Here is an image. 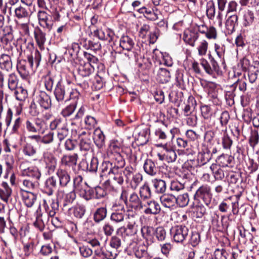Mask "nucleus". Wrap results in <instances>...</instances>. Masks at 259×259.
Returning a JSON list of instances; mask_svg holds the SVG:
<instances>
[{
  "instance_id": "49",
  "label": "nucleus",
  "mask_w": 259,
  "mask_h": 259,
  "mask_svg": "<svg viewBox=\"0 0 259 259\" xmlns=\"http://www.w3.org/2000/svg\"><path fill=\"white\" fill-rule=\"evenodd\" d=\"M176 204H178L180 207H185L187 206L189 201V196L187 193H184L180 195L176 199Z\"/></svg>"
},
{
  "instance_id": "8",
  "label": "nucleus",
  "mask_w": 259,
  "mask_h": 259,
  "mask_svg": "<svg viewBox=\"0 0 259 259\" xmlns=\"http://www.w3.org/2000/svg\"><path fill=\"white\" fill-rule=\"evenodd\" d=\"M116 206H113V212L110 216V220L114 223H122L125 220L130 219L128 215H127L123 206L120 205L119 209L116 208Z\"/></svg>"
},
{
  "instance_id": "6",
  "label": "nucleus",
  "mask_w": 259,
  "mask_h": 259,
  "mask_svg": "<svg viewBox=\"0 0 259 259\" xmlns=\"http://www.w3.org/2000/svg\"><path fill=\"white\" fill-rule=\"evenodd\" d=\"M44 124V120L39 118H29L25 122L26 130L30 133H39Z\"/></svg>"
},
{
  "instance_id": "11",
  "label": "nucleus",
  "mask_w": 259,
  "mask_h": 259,
  "mask_svg": "<svg viewBox=\"0 0 259 259\" xmlns=\"http://www.w3.org/2000/svg\"><path fill=\"white\" fill-rule=\"evenodd\" d=\"M124 181L123 176L122 175V169H117L113 168L109 176L108 182L112 185H121Z\"/></svg>"
},
{
  "instance_id": "22",
  "label": "nucleus",
  "mask_w": 259,
  "mask_h": 259,
  "mask_svg": "<svg viewBox=\"0 0 259 259\" xmlns=\"http://www.w3.org/2000/svg\"><path fill=\"white\" fill-rule=\"evenodd\" d=\"M129 205L135 210H141L144 206L138 194L135 192L132 193L130 196Z\"/></svg>"
},
{
  "instance_id": "58",
  "label": "nucleus",
  "mask_w": 259,
  "mask_h": 259,
  "mask_svg": "<svg viewBox=\"0 0 259 259\" xmlns=\"http://www.w3.org/2000/svg\"><path fill=\"white\" fill-rule=\"evenodd\" d=\"M68 135V130L66 126L63 125L58 130L57 137L59 140L61 142Z\"/></svg>"
},
{
  "instance_id": "61",
  "label": "nucleus",
  "mask_w": 259,
  "mask_h": 259,
  "mask_svg": "<svg viewBox=\"0 0 259 259\" xmlns=\"http://www.w3.org/2000/svg\"><path fill=\"white\" fill-rule=\"evenodd\" d=\"M23 151L25 155L32 156L36 153V149L30 144H26L24 147Z\"/></svg>"
},
{
  "instance_id": "7",
  "label": "nucleus",
  "mask_w": 259,
  "mask_h": 259,
  "mask_svg": "<svg viewBox=\"0 0 259 259\" xmlns=\"http://www.w3.org/2000/svg\"><path fill=\"white\" fill-rule=\"evenodd\" d=\"M33 100L45 109H48L51 106L50 97L45 92H37L34 94Z\"/></svg>"
},
{
  "instance_id": "4",
  "label": "nucleus",
  "mask_w": 259,
  "mask_h": 259,
  "mask_svg": "<svg viewBox=\"0 0 259 259\" xmlns=\"http://www.w3.org/2000/svg\"><path fill=\"white\" fill-rule=\"evenodd\" d=\"M157 147H163L161 153L157 154L158 159L161 161H165L168 163L175 161L177 158L175 151L171 148L167 147L166 144H158Z\"/></svg>"
},
{
  "instance_id": "36",
  "label": "nucleus",
  "mask_w": 259,
  "mask_h": 259,
  "mask_svg": "<svg viewBox=\"0 0 259 259\" xmlns=\"http://www.w3.org/2000/svg\"><path fill=\"white\" fill-rule=\"evenodd\" d=\"M94 140L98 146H101L105 140V136L100 128H96L94 133Z\"/></svg>"
},
{
  "instance_id": "26",
  "label": "nucleus",
  "mask_w": 259,
  "mask_h": 259,
  "mask_svg": "<svg viewBox=\"0 0 259 259\" xmlns=\"http://www.w3.org/2000/svg\"><path fill=\"white\" fill-rule=\"evenodd\" d=\"M170 78L169 71L165 68H160L159 69L156 79L160 83H165L168 82Z\"/></svg>"
},
{
  "instance_id": "19",
  "label": "nucleus",
  "mask_w": 259,
  "mask_h": 259,
  "mask_svg": "<svg viewBox=\"0 0 259 259\" xmlns=\"http://www.w3.org/2000/svg\"><path fill=\"white\" fill-rule=\"evenodd\" d=\"M23 191L21 192L22 200L27 207H31L36 201V195L30 191Z\"/></svg>"
},
{
  "instance_id": "56",
  "label": "nucleus",
  "mask_w": 259,
  "mask_h": 259,
  "mask_svg": "<svg viewBox=\"0 0 259 259\" xmlns=\"http://www.w3.org/2000/svg\"><path fill=\"white\" fill-rule=\"evenodd\" d=\"M84 57L88 60V63L85 64H89L92 68H94L95 66L97 64L98 59L95 56L91 55L87 52H84Z\"/></svg>"
},
{
  "instance_id": "15",
  "label": "nucleus",
  "mask_w": 259,
  "mask_h": 259,
  "mask_svg": "<svg viewBox=\"0 0 259 259\" xmlns=\"http://www.w3.org/2000/svg\"><path fill=\"white\" fill-rule=\"evenodd\" d=\"M160 123L161 126L156 127L154 134L158 140L164 142L169 136L167 125L162 121H160Z\"/></svg>"
},
{
  "instance_id": "42",
  "label": "nucleus",
  "mask_w": 259,
  "mask_h": 259,
  "mask_svg": "<svg viewBox=\"0 0 259 259\" xmlns=\"http://www.w3.org/2000/svg\"><path fill=\"white\" fill-rule=\"evenodd\" d=\"M91 140L88 136L80 139L79 147L81 151H87L91 148Z\"/></svg>"
},
{
  "instance_id": "47",
  "label": "nucleus",
  "mask_w": 259,
  "mask_h": 259,
  "mask_svg": "<svg viewBox=\"0 0 259 259\" xmlns=\"http://www.w3.org/2000/svg\"><path fill=\"white\" fill-rule=\"evenodd\" d=\"M15 14L18 19L26 18L29 17L28 10L22 6H19L15 9Z\"/></svg>"
},
{
  "instance_id": "29",
  "label": "nucleus",
  "mask_w": 259,
  "mask_h": 259,
  "mask_svg": "<svg viewBox=\"0 0 259 259\" xmlns=\"http://www.w3.org/2000/svg\"><path fill=\"white\" fill-rule=\"evenodd\" d=\"M132 38L127 35L122 36L120 39V46L124 50L131 51L134 46Z\"/></svg>"
},
{
  "instance_id": "1",
  "label": "nucleus",
  "mask_w": 259,
  "mask_h": 259,
  "mask_svg": "<svg viewBox=\"0 0 259 259\" xmlns=\"http://www.w3.org/2000/svg\"><path fill=\"white\" fill-rule=\"evenodd\" d=\"M41 55L37 50L33 55L28 56L27 61L20 60L17 64V70L23 78H26L31 72H33L39 64Z\"/></svg>"
},
{
  "instance_id": "62",
  "label": "nucleus",
  "mask_w": 259,
  "mask_h": 259,
  "mask_svg": "<svg viewBox=\"0 0 259 259\" xmlns=\"http://www.w3.org/2000/svg\"><path fill=\"white\" fill-rule=\"evenodd\" d=\"M84 122L87 128L92 129L94 128L97 124L95 118L91 116H87L84 119Z\"/></svg>"
},
{
  "instance_id": "38",
  "label": "nucleus",
  "mask_w": 259,
  "mask_h": 259,
  "mask_svg": "<svg viewBox=\"0 0 259 259\" xmlns=\"http://www.w3.org/2000/svg\"><path fill=\"white\" fill-rule=\"evenodd\" d=\"M125 229V231L124 232V236H128V234L134 235L137 232V225H136L135 221L131 220L128 222L126 227L123 226Z\"/></svg>"
},
{
  "instance_id": "46",
  "label": "nucleus",
  "mask_w": 259,
  "mask_h": 259,
  "mask_svg": "<svg viewBox=\"0 0 259 259\" xmlns=\"http://www.w3.org/2000/svg\"><path fill=\"white\" fill-rule=\"evenodd\" d=\"M87 185L86 182L83 181L82 177L81 176H77L73 179V187L77 192L81 188Z\"/></svg>"
},
{
  "instance_id": "14",
  "label": "nucleus",
  "mask_w": 259,
  "mask_h": 259,
  "mask_svg": "<svg viewBox=\"0 0 259 259\" xmlns=\"http://www.w3.org/2000/svg\"><path fill=\"white\" fill-rule=\"evenodd\" d=\"M94 34L100 39L107 40L109 42L112 41L114 33L113 31L108 28L104 29H97L94 31Z\"/></svg>"
},
{
  "instance_id": "34",
  "label": "nucleus",
  "mask_w": 259,
  "mask_h": 259,
  "mask_svg": "<svg viewBox=\"0 0 259 259\" xmlns=\"http://www.w3.org/2000/svg\"><path fill=\"white\" fill-rule=\"evenodd\" d=\"M222 166L216 163L211 165L210 168L215 180H221L225 177V173Z\"/></svg>"
},
{
  "instance_id": "40",
  "label": "nucleus",
  "mask_w": 259,
  "mask_h": 259,
  "mask_svg": "<svg viewBox=\"0 0 259 259\" xmlns=\"http://www.w3.org/2000/svg\"><path fill=\"white\" fill-rule=\"evenodd\" d=\"M57 186V181L54 177L48 178L46 182V186L48 189L47 192L49 195H52L54 192V189Z\"/></svg>"
},
{
  "instance_id": "30",
  "label": "nucleus",
  "mask_w": 259,
  "mask_h": 259,
  "mask_svg": "<svg viewBox=\"0 0 259 259\" xmlns=\"http://www.w3.org/2000/svg\"><path fill=\"white\" fill-rule=\"evenodd\" d=\"M147 205L148 207L144 211L146 214H157L160 212V206L157 202L150 201L147 202Z\"/></svg>"
},
{
  "instance_id": "59",
  "label": "nucleus",
  "mask_w": 259,
  "mask_h": 259,
  "mask_svg": "<svg viewBox=\"0 0 259 259\" xmlns=\"http://www.w3.org/2000/svg\"><path fill=\"white\" fill-rule=\"evenodd\" d=\"M111 259L110 257L107 254V251L104 252L102 249H98L95 250L94 259Z\"/></svg>"
},
{
  "instance_id": "63",
  "label": "nucleus",
  "mask_w": 259,
  "mask_h": 259,
  "mask_svg": "<svg viewBox=\"0 0 259 259\" xmlns=\"http://www.w3.org/2000/svg\"><path fill=\"white\" fill-rule=\"evenodd\" d=\"M200 65L203 68L205 72L209 75H212V71L211 69V66L208 61L202 58L200 60Z\"/></svg>"
},
{
  "instance_id": "20",
  "label": "nucleus",
  "mask_w": 259,
  "mask_h": 259,
  "mask_svg": "<svg viewBox=\"0 0 259 259\" xmlns=\"http://www.w3.org/2000/svg\"><path fill=\"white\" fill-rule=\"evenodd\" d=\"M176 197L174 195L169 194H163L160 198L163 206L169 208H172L175 206L176 204Z\"/></svg>"
},
{
  "instance_id": "48",
  "label": "nucleus",
  "mask_w": 259,
  "mask_h": 259,
  "mask_svg": "<svg viewBox=\"0 0 259 259\" xmlns=\"http://www.w3.org/2000/svg\"><path fill=\"white\" fill-rule=\"evenodd\" d=\"M259 142V134L256 130H252L249 139V143L252 148H254Z\"/></svg>"
},
{
  "instance_id": "2",
  "label": "nucleus",
  "mask_w": 259,
  "mask_h": 259,
  "mask_svg": "<svg viewBox=\"0 0 259 259\" xmlns=\"http://www.w3.org/2000/svg\"><path fill=\"white\" fill-rule=\"evenodd\" d=\"M125 231L124 227H120L116 230V235L111 238L109 242L110 248L107 250V254L111 259H115L121 251L126 241L125 236L124 235Z\"/></svg>"
},
{
  "instance_id": "39",
  "label": "nucleus",
  "mask_w": 259,
  "mask_h": 259,
  "mask_svg": "<svg viewBox=\"0 0 259 259\" xmlns=\"http://www.w3.org/2000/svg\"><path fill=\"white\" fill-rule=\"evenodd\" d=\"M13 91H14L16 99L19 101H24L27 97V91L21 86L17 87Z\"/></svg>"
},
{
  "instance_id": "44",
  "label": "nucleus",
  "mask_w": 259,
  "mask_h": 259,
  "mask_svg": "<svg viewBox=\"0 0 259 259\" xmlns=\"http://www.w3.org/2000/svg\"><path fill=\"white\" fill-rule=\"evenodd\" d=\"M77 106V102L73 103L65 107L61 111V114L63 116L66 117L70 116L75 111Z\"/></svg>"
},
{
  "instance_id": "45",
  "label": "nucleus",
  "mask_w": 259,
  "mask_h": 259,
  "mask_svg": "<svg viewBox=\"0 0 259 259\" xmlns=\"http://www.w3.org/2000/svg\"><path fill=\"white\" fill-rule=\"evenodd\" d=\"M102 176H106L108 175L110 176V172L113 170V166L112 163L109 161H104L100 167Z\"/></svg>"
},
{
  "instance_id": "35",
  "label": "nucleus",
  "mask_w": 259,
  "mask_h": 259,
  "mask_svg": "<svg viewBox=\"0 0 259 259\" xmlns=\"http://www.w3.org/2000/svg\"><path fill=\"white\" fill-rule=\"evenodd\" d=\"M7 80L8 86L10 90L13 91L18 87L19 78L15 73L9 74Z\"/></svg>"
},
{
  "instance_id": "50",
  "label": "nucleus",
  "mask_w": 259,
  "mask_h": 259,
  "mask_svg": "<svg viewBox=\"0 0 259 259\" xmlns=\"http://www.w3.org/2000/svg\"><path fill=\"white\" fill-rule=\"evenodd\" d=\"M140 195L141 198L147 199L151 196V191L147 184H144L140 189Z\"/></svg>"
},
{
  "instance_id": "5",
  "label": "nucleus",
  "mask_w": 259,
  "mask_h": 259,
  "mask_svg": "<svg viewBox=\"0 0 259 259\" xmlns=\"http://www.w3.org/2000/svg\"><path fill=\"white\" fill-rule=\"evenodd\" d=\"M189 230L185 226H177L171 230L174 241L178 243L183 242L187 238Z\"/></svg>"
},
{
  "instance_id": "18",
  "label": "nucleus",
  "mask_w": 259,
  "mask_h": 259,
  "mask_svg": "<svg viewBox=\"0 0 259 259\" xmlns=\"http://www.w3.org/2000/svg\"><path fill=\"white\" fill-rule=\"evenodd\" d=\"M78 159V155L74 153L72 155H64L60 160V164L65 166H73L76 165Z\"/></svg>"
},
{
  "instance_id": "27",
  "label": "nucleus",
  "mask_w": 259,
  "mask_h": 259,
  "mask_svg": "<svg viewBox=\"0 0 259 259\" xmlns=\"http://www.w3.org/2000/svg\"><path fill=\"white\" fill-rule=\"evenodd\" d=\"M12 193L11 189L6 182L2 183L0 187V197L6 202H8Z\"/></svg>"
},
{
  "instance_id": "21",
  "label": "nucleus",
  "mask_w": 259,
  "mask_h": 259,
  "mask_svg": "<svg viewBox=\"0 0 259 259\" xmlns=\"http://www.w3.org/2000/svg\"><path fill=\"white\" fill-rule=\"evenodd\" d=\"M35 40L40 50L44 49V45L46 41V33L38 27L35 29L34 31Z\"/></svg>"
},
{
  "instance_id": "13",
  "label": "nucleus",
  "mask_w": 259,
  "mask_h": 259,
  "mask_svg": "<svg viewBox=\"0 0 259 259\" xmlns=\"http://www.w3.org/2000/svg\"><path fill=\"white\" fill-rule=\"evenodd\" d=\"M37 16L39 25L44 28L50 30L52 24L49 19V15L46 11H39Z\"/></svg>"
},
{
  "instance_id": "25",
  "label": "nucleus",
  "mask_w": 259,
  "mask_h": 259,
  "mask_svg": "<svg viewBox=\"0 0 259 259\" xmlns=\"http://www.w3.org/2000/svg\"><path fill=\"white\" fill-rule=\"evenodd\" d=\"M0 67L7 71L12 68V62L10 55L3 54L0 57Z\"/></svg>"
},
{
  "instance_id": "53",
  "label": "nucleus",
  "mask_w": 259,
  "mask_h": 259,
  "mask_svg": "<svg viewBox=\"0 0 259 259\" xmlns=\"http://www.w3.org/2000/svg\"><path fill=\"white\" fill-rule=\"evenodd\" d=\"M208 44L205 40H202L200 42L197 47L198 55L200 56H205L206 54L208 49Z\"/></svg>"
},
{
  "instance_id": "3",
  "label": "nucleus",
  "mask_w": 259,
  "mask_h": 259,
  "mask_svg": "<svg viewBox=\"0 0 259 259\" xmlns=\"http://www.w3.org/2000/svg\"><path fill=\"white\" fill-rule=\"evenodd\" d=\"M70 83H65L62 81L57 82L55 86L54 94L58 102H62L67 98L70 91Z\"/></svg>"
},
{
  "instance_id": "54",
  "label": "nucleus",
  "mask_w": 259,
  "mask_h": 259,
  "mask_svg": "<svg viewBox=\"0 0 259 259\" xmlns=\"http://www.w3.org/2000/svg\"><path fill=\"white\" fill-rule=\"evenodd\" d=\"M254 16L253 13L247 10L244 15V25L245 26L251 25L254 21Z\"/></svg>"
},
{
  "instance_id": "33",
  "label": "nucleus",
  "mask_w": 259,
  "mask_h": 259,
  "mask_svg": "<svg viewBox=\"0 0 259 259\" xmlns=\"http://www.w3.org/2000/svg\"><path fill=\"white\" fill-rule=\"evenodd\" d=\"M152 183L156 193H163L165 191L166 185L164 181L161 179H154L152 181Z\"/></svg>"
},
{
  "instance_id": "23",
  "label": "nucleus",
  "mask_w": 259,
  "mask_h": 259,
  "mask_svg": "<svg viewBox=\"0 0 259 259\" xmlns=\"http://www.w3.org/2000/svg\"><path fill=\"white\" fill-rule=\"evenodd\" d=\"M23 175L32 178L36 182L39 180L41 177L40 171L36 167H30L24 169Z\"/></svg>"
},
{
  "instance_id": "43",
  "label": "nucleus",
  "mask_w": 259,
  "mask_h": 259,
  "mask_svg": "<svg viewBox=\"0 0 259 259\" xmlns=\"http://www.w3.org/2000/svg\"><path fill=\"white\" fill-rule=\"evenodd\" d=\"M238 16L236 15H232L228 17L226 21V25L228 29L233 30L236 24H237Z\"/></svg>"
},
{
  "instance_id": "41",
  "label": "nucleus",
  "mask_w": 259,
  "mask_h": 259,
  "mask_svg": "<svg viewBox=\"0 0 259 259\" xmlns=\"http://www.w3.org/2000/svg\"><path fill=\"white\" fill-rule=\"evenodd\" d=\"M76 198V194L74 191H72L62 197L63 199V207L67 206L68 204H71Z\"/></svg>"
},
{
  "instance_id": "57",
  "label": "nucleus",
  "mask_w": 259,
  "mask_h": 259,
  "mask_svg": "<svg viewBox=\"0 0 259 259\" xmlns=\"http://www.w3.org/2000/svg\"><path fill=\"white\" fill-rule=\"evenodd\" d=\"M85 211L84 207L82 206L77 205L73 208V213L75 217L81 219L84 215Z\"/></svg>"
},
{
  "instance_id": "28",
  "label": "nucleus",
  "mask_w": 259,
  "mask_h": 259,
  "mask_svg": "<svg viewBox=\"0 0 259 259\" xmlns=\"http://www.w3.org/2000/svg\"><path fill=\"white\" fill-rule=\"evenodd\" d=\"M143 167L147 174L152 176H155L158 171V168L155 166L154 162L151 159L145 160Z\"/></svg>"
},
{
  "instance_id": "17",
  "label": "nucleus",
  "mask_w": 259,
  "mask_h": 259,
  "mask_svg": "<svg viewBox=\"0 0 259 259\" xmlns=\"http://www.w3.org/2000/svg\"><path fill=\"white\" fill-rule=\"evenodd\" d=\"M217 162L222 167L232 168L234 165V158L231 155L223 154L218 157Z\"/></svg>"
},
{
  "instance_id": "32",
  "label": "nucleus",
  "mask_w": 259,
  "mask_h": 259,
  "mask_svg": "<svg viewBox=\"0 0 259 259\" xmlns=\"http://www.w3.org/2000/svg\"><path fill=\"white\" fill-rule=\"evenodd\" d=\"M217 1L218 12L216 18L218 21L219 26H221L223 17V12L225 10L228 2L227 0H217Z\"/></svg>"
},
{
  "instance_id": "37",
  "label": "nucleus",
  "mask_w": 259,
  "mask_h": 259,
  "mask_svg": "<svg viewBox=\"0 0 259 259\" xmlns=\"http://www.w3.org/2000/svg\"><path fill=\"white\" fill-rule=\"evenodd\" d=\"M38 185L37 182L31 181L29 180H24L23 181L22 186L20 188L21 192L25 190L27 191H30L34 189Z\"/></svg>"
},
{
  "instance_id": "16",
  "label": "nucleus",
  "mask_w": 259,
  "mask_h": 259,
  "mask_svg": "<svg viewBox=\"0 0 259 259\" xmlns=\"http://www.w3.org/2000/svg\"><path fill=\"white\" fill-rule=\"evenodd\" d=\"M56 175L59 179V185L61 187H66L70 181V176L68 172L61 168H59L56 171Z\"/></svg>"
},
{
  "instance_id": "24",
  "label": "nucleus",
  "mask_w": 259,
  "mask_h": 259,
  "mask_svg": "<svg viewBox=\"0 0 259 259\" xmlns=\"http://www.w3.org/2000/svg\"><path fill=\"white\" fill-rule=\"evenodd\" d=\"M77 192L78 193L79 196L85 200L88 201L94 198V191L88 185H86L85 187L81 188V189Z\"/></svg>"
},
{
  "instance_id": "52",
  "label": "nucleus",
  "mask_w": 259,
  "mask_h": 259,
  "mask_svg": "<svg viewBox=\"0 0 259 259\" xmlns=\"http://www.w3.org/2000/svg\"><path fill=\"white\" fill-rule=\"evenodd\" d=\"M115 163L113 168L122 169L125 165V161L123 157L118 153L114 155Z\"/></svg>"
},
{
  "instance_id": "31",
  "label": "nucleus",
  "mask_w": 259,
  "mask_h": 259,
  "mask_svg": "<svg viewBox=\"0 0 259 259\" xmlns=\"http://www.w3.org/2000/svg\"><path fill=\"white\" fill-rule=\"evenodd\" d=\"M107 212L106 207H101L97 208L93 214L94 221L98 223L103 221L106 218Z\"/></svg>"
},
{
  "instance_id": "64",
  "label": "nucleus",
  "mask_w": 259,
  "mask_h": 259,
  "mask_svg": "<svg viewBox=\"0 0 259 259\" xmlns=\"http://www.w3.org/2000/svg\"><path fill=\"white\" fill-rule=\"evenodd\" d=\"M154 232L153 227L149 226H144L141 228V233L142 236L145 238H148L151 237Z\"/></svg>"
},
{
  "instance_id": "60",
  "label": "nucleus",
  "mask_w": 259,
  "mask_h": 259,
  "mask_svg": "<svg viewBox=\"0 0 259 259\" xmlns=\"http://www.w3.org/2000/svg\"><path fill=\"white\" fill-rule=\"evenodd\" d=\"M41 112V108L37 105V103L33 100L30 106L29 113L33 116H37Z\"/></svg>"
},
{
  "instance_id": "10",
  "label": "nucleus",
  "mask_w": 259,
  "mask_h": 259,
  "mask_svg": "<svg viewBox=\"0 0 259 259\" xmlns=\"http://www.w3.org/2000/svg\"><path fill=\"white\" fill-rule=\"evenodd\" d=\"M130 247L136 257L139 259H148L149 255L147 251V247L143 243L134 242L130 244Z\"/></svg>"
},
{
  "instance_id": "12",
  "label": "nucleus",
  "mask_w": 259,
  "mask_h": 259,
  "mask_svg": "<svg viewBox=\"0 0 259 259\" xmlns=\"http://www.w3.org/2000/svg\"><path fill=\"white\" fill-rule=\"evenodd\" d=\"M44 161L48 172L52 174L54 172L57 166V159L51 153H46L44 154Z\"/></svg>"
},
{
  "instance_id": "51",
  "label": "nucleus",
  "mask_w": 259,
  "mask_h": 259,
  "mask_svg": "<svg viewBox=\"0 0 259 259\" xmlns=\"http://www.w3.org/2000/svg\"><path fill=\"white\" fill-rule=\"evenodd\" d=\"M94 68L90 65L85 64L78 68V73L82 76L87 77L91 74Z\"/></svg>"
},
{
  "instance_id": "9",
  "label": "nucleus",
  "mask_w": 259,
  "mask_h": 259,
  "mask_svg": "<svg viewBox=\"0 0 259 259\" xmlns=\"http://www.w3.org/2000/svg\"><path fill=\"white\" fill-rule=\"evenodd\" d=\"M194 197L202 199L205 204L208 205L210 203L211 198L210 187L207 185H202L200 187L196 192Z\"/></svg>"
},
{
  "instance_id": "55",
  "label": "nucleus",
  "mask_w": 259,
  "mask_h": 259,
  "mask_svg": "<svg viewBox=\"0 0 259 259\" xmlns=\"http://www.w3.org/2000/svg\"><path fill=\"white\" fill-rule=\"evenodd\" d=\"M44 218L45 217L42 214H38L36 217V220L33 223L34 226L41 231L44 229L45 227V223L44 220Z\"/></svg>"
}]
</instances>
